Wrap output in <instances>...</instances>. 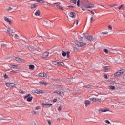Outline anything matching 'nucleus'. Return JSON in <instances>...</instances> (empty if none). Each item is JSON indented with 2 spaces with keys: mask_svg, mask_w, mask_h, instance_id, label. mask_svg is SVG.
<instances>
[{
  "mask_svg": "<svg viewBox=\"0 0 125 125\" xmlns=\"http://www.w3.org/2000/svg\"><path fill=\"white\" fill-rule=\"evenodd\" d=\"M81 1V8H82L83 11H85L84 8H94V4H89L88 0H80Z\"/></svg>",
  "mask_w": 125,
  "mask_h": 125,
  "instance_id": "nucleus-1",
  "label": "nucleus"
},
{
  "mask_svg": "<svg viewBox=\"0 0 125 125\" xmlns=\"http://www.w3.org/2000/svg\"><path fill=\"white\" fill-rule=\"evenodd\" d=\"M124 73H125V69L117 71V72L114 74V78L115 79L119 78V77H120V76H122Z\"/></svg>",
  "mask_w": 125,
  "mask_h": 125,
  "instance_id": "nucleus-2",
  "label": "nucleus"
},
{
  "mask_svg": "<svg viewBox=\"0 0 125 125\" xmlns=\"http://www.w3.org/2000/svg\"><path fill=\"white\" fill-rule=\"evenodd\" d=\"M6 85L7 87H9V88H11V87H15V85H16L15 84L10 83H6Z\"/></svg>",
  "mask_w": 125,
  "mask_h": 125,
  "instance_id": "nucleus-3",
  "label": "nucleus"
},
{
  "mask_svg": "<svg viewBox=\"0 0 125 125\" xmlns=\"http://www.w3.org/2000/svg\"><path fill=\"white\" fill-rule=\"evenodd\" d=\"M76 44L78 46V47H82V46H84L86 44L82 42H78Z\"/></svg>",
  "mask_w": 125,
  "mask_h": 125,
  "instance_id": "nucleus-4",
  "label": "nucleus"
},
{
  "mask_svg": "<svg viewBox=\"0 0 125 125\" xmlns=\"http://www.w3.org/2000/svg\"><path fill=\"white\" fill-rule=\"evenodd\" d=\"M85 38L88 41H90V42H92V41H93V37L91 35L87 34L85 36Z\"/></svg>",
  "mask_w": 125,
  "mask_h": 125,
  "instance_id": "nucleus-5",
  "label": "nucleus"
},
{
  "mask_svg": "<svg viewBox=\"0 0 125 125\" xmlns=\"http://www.w3.org/2000/svg\"><path fill=\"white\" fill-rule=\"evenodd\" d=\"M7 34H9L10 36H12V37L14 36V35L12 34L14 33V31L12 29H11L10 28L7 29Z\"/></svg>",
  "mask_w": 125,
  "mask_h": 125,
  "instance_id": "nucleus-6",
  "label": "nucleus"
},
{
  "mask_svg": "<svg viewBox=\"0 0 125 125\" xmlns=\"http://www.w3.org/2000/svg\"><path fill=\"white\" fill-rule=\"evenodd\" d=\"M42 24L45 27H47L50 24V21H43Z\"/></svg>",
  "mask_w": 125,
  "mask_h": 125,
  "instance_id": "nucleus-7",
  "label": "nucleus"
},
{
  "mask_svg": "<svg viewBox=\"0 0 125 125\" xmlns=\"http://www.w3.org/2000/svg\"><path fill=\"white\" fill-rule=\"evenodd\" d=\"M99 112H101V113H105L106 112H110V110H109V109L107 108H105V109H100L99 110Z\"/></svg>",
  "mask_w": 125,
  "mask_h": 125,
  "instance_id": "nucleus-8",
  "label": "nucleus"
},
{
  "mask_svg": "<svg viewBox=\"0 0 125 125\" xmlns=\"http://www.w3.org/2000/svg\"><path fill=\"white\" fill-rule=\"evenodd\" d=\"M14 59H15V60L18 61V62H23V61H24V59L16 57H14Z\"/></svg>",
  "mask_w": 125,
  "mask_h": 125,
  "instance_id": "nucleus-9",
  "label": "nucleus"
},
{
  "mask_svg": "<svg viewBox=\"0 0 125 125\" xmlns=\"http://www.w3.org/2000/svg\"><path fill=\"white\" fill-rule=\"evenodd\" d=\"M4 19L6 22H7V23H9V25H11L12 23L11 22V20H9V19H8V18H7V17H4Z\"/></svg>",
  "mask_w": 125,
  "mask_h": 125,
  "instance_id": "nucleus-10",
  "label": "nucleus"
},
{
  "mask_svg": "<svg viewBox=\"0 0 125 125\" xmlns=\"http://www.w3.org/2000/svg\"><path fill=\"white\" fill-rule=\"evenodd\" d=\"M69 15L70 17H72V18H75V17H76V13L74 12H69Z\"/></svg>",
  "mask_w": 125,
  "mask_h": 125,
  "instance_id": "nucleus-11",
  "label": "nucleus"
},
{
  "mask_svg": "<svg viewBox=\"0 0 125 125\" xmlns=\"http://www.w3.org/2000/svg\"><path fill=\"white\" fill-rule=\"evenodd\" d=\"M39 77H41V78H46V73L44 72L40 73L39 74Z\"/></svg>",
  "mask_w": 125,
  "mask_h": 125,
  "instance_id": "nucleus-12",
  "label": "nucleus"
},
{
  "mask_svg": "<svg viewBox=\"0 0 125 125\" xmlns=\"http://www.w3.org/2000/svg\"><path fill=\"white\" fill-rule=\"evenodd\" d=\"M10 67H11V69H19L20 66L19 65H10Z\"/></svg>",
  "mask_w": 125,
  "mask_h": 125,
  "instance_id": "nucleus-13",
  "label": "nucleus"
},
{
  "mask_svg": "<svg viewBox=\"0 0 125 125\" xmlns=\"http://www.w3.org/2000/svg\"><path fill=\"white\" fill-rule=\"evenodd\" d=\"M109 69H110V67L109 66H103V70H104V72H107L109 71Z\"/></svg>",
  "mask_w": 125,
  "mask_h": 125,
  "instance_id": "nucleus-14",
  "label": "nucleus"
},
{
  "mask_svg": "<svg viewBox=\"0 0 125 125\" xmlns=\"http://www.w3.org/2000/svg\"><path fill=\"white\" fill-rule=\"evenodd\" d=\"M85 105L86 107H87V106H89L90 105V101L89 100H85L84 101Z\"/></svg>",
  "mask_w": 125,
  "mask_h": 125,
  "instance_id": "nucleus-15",
  "label": "nucleus"
},
{
  "mask_svg": "<svg viewBox=\"0 0 125 125\" xmlns=\"http://www.w3.org/2000/svg\"><path fill=\"white\" fill-rule=\"evenodd\" d=\"M42 106V107H46V106H52V104H48V103H42L41 104Z\"/></svg>",
  "mask_w": 125,
  "mask_h": 125,
  "instance_id": "nucleus-16",
  "label": "nucleus"
},
{
  "mask_svg": "<svg viewBox=\"0 0 125 125\" xmlns=\"http://www.w3.org/2000/svg\"><path fill=\"white\" fill-rule=\"evenodd\" d=\"M49 55V53L48 52H45L43 54L42 57L43 58H46Z\"/></svg>",
  "mask_w": 125,
  "mask_h": 125,
  "instance_id": "nucleus-17",
  "label": "nucleus"
},
{
  "mask_svg": "<svg viewBox=\"0 0 125 125\" xmlns=\"http://www.w3.org/2000/svg\"><path fill=\"white\" fill-rule=\"evenodd\" d=\"M35 93H37V94H40L44 93V92L42 90H39L35 91Z\"/></svg>",
  "mask_w": 125,
  "mask_h": 125,
  "instance_id": "nucleus-18",
  "label": "nucleus"
},
{
  "mask_svg": "<svg viewBox=\"0 0 125 125\" xmlns=\"http://www.w3.org/2000/svg\"><path fill=\"white\" fill-rule=\"evenodd\" d=\"M52 64L55 65H57V66H60V63L59 62H56V61H53L52 62Z\"/></svg>",
  "mask_w": 125,
  "mask_h": 125,
  "instance_id": "nucleus-19",
  "label": "nucleus"
},
{
  "mask_svg": "<svg viewBox=\"0 0 125 125\" xmlns=\"http://www.w3.org/2000/svg\"><path fill=\"white\" fill-rule=\"evenodd\" d=\"M102 100L101 98H95V102H101Z\"/></svg>",
  "mask_w": 125,
  "mask_h": 125,
  "instance_id": "nucleus-20",
  "label": "nucleus"
},
{
  "mask_svg": "<svg viewBox=\"0 0 125 125\" xmlns=\"http://www.w3.org/2000/svg\"><path fill=\"white\" fill-rule=\"evenodd\" d=\"M35 15H36V16H40V15H41V11L37 10L36 12L35 13Z\"/></svg>",
  "mask_w": 125,
  "mask_h": 125,
  "instance_id": "nucleus-21",
  "label": "nucleus"
},
{
  "mask_svg": "<svg viewBox=\"0 0 125 125\" xmlns=\"http://www.w3.org/2000/svg\"><path fill=\"white\" fill-rule=\"evenodd\" d=\"M29 70H32L33 71V70H34L35 69V66L34 65H30L29 66Z\"/></svg>",
  "mask_w": 125,
  "mask_h": 125,
  "instance_id": "nucleus-22",
  "label": "nucleus"
},
{
  "mask_svg": "<svg viewBox=\"0 0 125 125\" xmlns=\"http://www.w3.org/2000/svg\"><path fill=\"white\" fill-rule=\"evenodd\" d=\"M38 7V5H37V4H33L31 6V9H33L34 8H36V7Z\"/></svg>",
  "mask_w": 125,
  "mask_h": 125,
  "instance_id": "nucleus-23",
  "label": "nucleus"
},
{
  "mask_svg": "<svg viewBox=\"0 0 125 125\" xmlns=\"http://www.w3.org/2000/svg\"><path fill=\"white\" fill-rule=\"evenodd\" d=\"M106 81H107L108 83H116V81L112 80V79H108Z\"/></svg>",
  "mask_w": 125,
  "mask_h": 125,
  "instance_id": "nucleus-24",
  "label": "nucleus"
},
{
  "mask_svg": "<svg viewBox=\"0 0 125 125\" xmlns=\"http://www.w3.org/2000/svg\"><path fill=\"white\" fill-rule=\"evenodd\" d=\"M70 2L76 4L77 3V0H70Z\"/></svg>",
  "mask_w": 125,
  "mask_h": 125,
  "instance_id": "nucleus-25",
  "label": "nucleus"
},
{
  "mask_svg": "<svg viewBox=\"0 0 125 125\" xmlns=\"http://www.w3.org/2000/svg\"><path fill=\"white\" fill-rule=\"evenodd\" d=\"M63 88V86L62 85H58L56 87L57 89H62Z\"/></svg>",
  "mask_w": 125,
  "mask_h": 125,
  "instance_id": "nucleus-26",
  "label": "nucleus"
},
{
  "mask_svg": "<svg viewBox=\"0 0 125 125\" xmlns=\"http://www.w3.org/2000/svg\"><path fill=\"white\" fill-rule=\"evenodd\" d=\"M32 99H33V97H29L27 99V101H29V102H30L31 101H32Z\"/></svg>",
  "mask_w": 125,
  "mask_h": 125,
  "instance_id": "nucleus-27",
  "label": "nucleus"
},
{
  "mask_svg": "<svg viewBox=\"0 0 125 125\" xmlns=\"http://www.w3.org/2000/svg\"><path fill=\"white\" fill-rule=\"evenodd\" d=\"M62 56L65 57V56H66L67 55V53L65 52V51H62Z\"/></svg>",
  "mask_w": 125,
  "mask_h": 125,
  "instance_id": "nucleus-28",
  "label": "nucleus"
},
{
  "mask_svg": "<svg viewBox=\"0 0 125 125\" xmlns=\"http://www.w3.org/2000/svg\"><path fill=\"white\" fill-rule=\"evenodd\" d=\"M109 88L112 89V90H115V89H116V87L114 86H109Z\"/></svg>",
  "mask_w": 125,
  "mask_h": 125,
  "instance_id": "nucleus-29",
  "label": "nucleus"
},
{
  "mask_svg": "<svg viewBox=\"0 0 125 125\" xmlns=\"http://www.w3.org/2000/svg\"><path fill=\"white\" fill-rule=\"evenodd\" d=\"M37 2H39V3H44L45 2L42 0H38Z\"/></svg>",
  "mask_w": 125,
  "mask_h": 125,
  "instance_id": "nucleus-30",
  "label": "nucleus"
},
{
  "mask_svg": "<svg viewBox=\"0 0 125 125\" xmlns=\"http://www.w3.org/2000/svg\"><path fill=\"white\" fill-rule=\"evenodd\" d=\"M30 96H31V94H28L26 96H24V99H27V98H28V97H30Z\"/></svg>",
  "mask_w": 125,
  "mask_h": 125,
  "instance_id": "nucleus-31",
  "label": "nucleus"
},
{
  "mask_svg": "<svg viewBox=\"0 0 125 125\" xmlns=\"http://www.w3.org/2000/svg\"><path fill=\"white\" fill-rule=\"evenodd\" d=\"M40 83H41V84H44L45 85H47V83H45L43 81H40Z\"/></svg>",
  "mask_w": 125,
  "mask_h": 125,
  "instance_id": "nucleus-32",
  "label": "nucleus"
},
{
  "mask_svg": "<svg viewBox=\"0 0 125 125\" xmlns=\"http://www.w3.org/2000/svg\"><path fill=\"white\" fill-rule=\"evenodd\" d=\"M7 45H8V44H7L6 43H2L1 44V46H3V47H7Z\"/></svg>",
  "mask_w": 125,
  "mask_h": 125,
  "instance_id": "nucleus-33",
  "label": "nucleus"
},
{
  "mask_svg": "<svg viewBox=\"0 0 125 125\" xmlns=\"http://www.w3.org/2000/svg\"><path fill=\"white\" fill-rule=\"evenodd\" d=\"M56 7L57 8H59V9H60L61 10H63V8H62V7L60 5H56Z\"/></svg>",
  "mask_w": 125,
  "mask_h": 125,
  "instance_id": "nucleus-34",
  "label": "nucleus"
},
{
  "mask_svg": "<svg viewBox=\"0 0 125 125\" xmlns=\"http://www.w3.org/2000/svg\"><path fill=\"white\" fill-rule=\"evenodd\" d=\"M60 96L63 97L64 95H65V94H64V92L61 91L60 93Z\"/></svg>",
  "mask_w": 125,
  "mask_h": 125,
  "instance_id": "nucleus-35",
  "label": "nucleus"
},
{
  "mask_svg": "<svg viewBox=\"0 0 125 125\" xmlns=\"http://www.w3.org/2000/svg\"><path fill=\"white\" fill-rule=\"evenodd\" d=\"M104 52H105L106 54H108L109 53V51H108V49H104Z\"/></svg>",
  "mask_w": 125,
  "mask_h": 125,
  "instance_id": "nucleus-36",
  "label": "nucleus"
},
{
  "mask_svg": "<svg viewBox=\"0 0 125 125\" xmlns=\"http://www.w3.org/2000/svg\"><path fill=\"white\" fill-rule=\"evenodd\" d=\"M60 92L61 91H56L55 92H53V93H57V94H59V95H60Z\"/></svg>",
  "mask_w": 125,
  "mask_h": 125,
  "instance_id": "nucleus-37",
  "label": "nucleus"
},
{
  "mask_svg": "<svg viewBox=\"0 0 125 125\" xmlns=\"http://www.w3.org/2000/svg\"><path fill=\"white\" fill-rule=\"evenodd\" d=\"M7 11H11V10H12V7H8L7 9H6Z\"/></svg>",
  "mask_w": 125,
  "mask_h": 125,
  "instance_id": "nucleus-38",
  "label": "nucleus"
},
{
  "mask_svg": "<svg viewBox=\"0 0 125 125\" xmlns=\"http://www.w3.org/2000/svg\"><path fill=\"white\" fill-rule=\"evenodd\" d=\"M15 37L18 40H19V38H20V37H19L17 34H15Z\"/></svg>",
  "mask_w": 125,
  "mask_h": 125,
  "instance_id": "nucleus-39",
  "label": "nucleus"
},
{
  "mask_svg": "<svg viewBox=\"0 0 125 125\" xmlns=\"http://www.w3.org/2000/svg\"><path fill=\"white\" fill-rule=\"evenodd\" d=\"M6 120L7 119L0 117V121H6Z\"/></svg>",
  "mask_w": 125,
  "mask_h": 125,
  "instance_id": "nucleus-40",
  "label": "nucleus"
},
{
  "mask_svg": "<svg viewBox=\"0 0 125 125\" xmlns=\"http://www.w3.org/2000/svg\"><path fill=\"white\" fill-rule=\"evenodd\" d=\"M3 76H4V78H5V79H7V78H8V75H6V74H4Z\"/></svg>",
  "mask_w": 125,
  "mask_h": 125,
  "instance_id": "nucleus-41",
  "label": "nucleus"
},
{
  "mask_svg": "<svg viewBox=\"0 0 125 125\" xmlns=\"http://www.w3.org/2000/svg\"><path fill=\"white\" fill-rule=\"evenodd\" d=\"M74 24H75L76 25H78V24H79V21L77 20L76 21H74Z\"/></svg>",
  "mask_w": 125,
  "mask_h": 125,
  "instance_id": "nucleus-42",
  "label": "nucleus"
},
{
  "mask_svg": "<svg viewBox=\"0 0 125 125\" xmlns=\"http://www.w3.org/2000/svg\"><path fill=\"white\" fill-rule=\"evenodd\" d=\"M104 78L105 79H108V75H107L106 74H104L103 75Z\"/></svg>",
  "mask_w": 125,
  "mask_h": 125,
  "instance_id": "nucleus-43",
  "label": "nucleus"
},
{
  "mask_svg": "<svg viewBox=\"0 0 125 125\" xmlns=\"http://www.w3.org/2000/svg\"><path fill=\"white\" fill-rule=\"evenodd\" d=\"M105 122L106 123V124H111V122H110V121L108 120H105Z\"/></svg>",
  "mask_w": 125,
  "mask_h": 125,
  "instance_id": "nucleus-44",
  "label": "nucleus"
},
{
  "mask_svg": "<svg viewBox=\"0 0 125 125\" xmlns=\"http://www.w3.org/2000/svg\"><path fill=\"white\" fill-rule=\"evenodd\" d=\"M31 114H32L33 115H36V114H37V112L33 111L31 112Z\"/></svg>",
  "mask_w": 125,
  "mask_h": 125,
  "instance_id": "nucleus-45",
  "label": "nucleus"
},
{
  "mask_svg": "<svg viewBox=\"0 0 125 125\" xmlns=\"http://www.w3.org/2000/svg\"><path fill=\"white\" fill-rule=\"evenodd\" d=\"M108 28L109 30H111V31H112V30H113V28L111 27V25H109L108 26Z\"/></svg>",
  "mask_w": 125,
  "mask_h": 125,
  "instance_id": "nucleus-46",
  "label": "nucleus"
},
{
  "mask_svg": "<svg viewBox=\"0 0 125 125\" xmlns=\"http://www.w3.org/2000/svg\"><path fill=\"white\" fill-rule=\"evenodd\" d=\"M90 100H91L92 101H94L95 102V98H91Z\"/></svg>",
  "mask_w": 125,
  "mask_h": 125,
  "instance_id": "nucleus-47",
  "label": "nucleus"
},
{
  "mask_svg": "<svg viewBox=\"0 0 125 125\" xmlns=\"http://www.w3.org/2000/svg\"><path fill=\"white\" fill-rule=\"evenodd\" d=\"M58 110V111H59V112H60L61 111V110H62V107L61 106H59Z\"/></svg>",
  "mask_w": 125,
  "mask_h": 125,
  "instance_id": "nucleus-48",
  "label": "nucleus"
},
{
  "mask_svg": "<svg viewBox=\"0 0 125 125\" xmlns=\"http://www.w3.org/2000/svg\"><path fill=\"white\" fill-rule=\"evenodd\" d=\"M10 74H15L16 72H15L14 70H12V71L10 72Z\"/></svg>",
  "mask_w": 125,
  "mask_h": 125,
  "instance_id": "nucleus-49",
  "label": "nucleus"
},
{
  "mask_svg": "<svg viewBox=\"0 0 125 125\" xmlns=\"http://www.w3.org/2000/svg\"><path fill=\"white\" fill-rule=\"evenodd\" d=\"M66 54L67 58H69L70 57V52H67Z\"/></svg>",
  "mask_w": 125,
  "mask_h": 125,
  "instance_id": "nucleus-50",
  "label": "nucleus"
},
{
  "mask_svg": "<svg viewBox=\"0 0 125 125\" xmlns=\"http://www.w3.org/2000/svg\"><path fill=\"white\" fill-rule=\"evenodd\" d=\"M123 6H124V5H123V4L119 6L118 7V9H121V8H122V7H123Z\"/></svg>",
  "mask_w": 125,
  "mask_h": 125,
  "instance_id": "nucleus-51",
  "label": "nucleus"
},
{
  "mask_svg": "<svg viewBox=\"0 0 125 125\" xmlns=\"http://www.w3.org/2000/svg\"><path fill=\"white\" fill-rule=\"evenodd\" d=\"M19 93H21V94H23L24 92L23 90H21L19 92Z\"/></svg>",
  "mask_w": 125,
  "mask_h": 125,
  "instance_id": "nucleus-52",
  "label": "nucleus"
},
{
  "mask_svg": "<svg viewBox=\"0 0 125 125\" xmlns=\"http://www.w3.org/2000/svg\"><path fill=\"white\" fill-rule=\"evenodd\" d=\"M102 34H103V35H106L107 34H108V32H102Z\"/></svg>",
  "mask_w": 125,
  "mask_h": 125,
  "instance_id": "nucleus-53",
  "label": "nucleus"
},
{
  "mask_svg": "<svg viewBox=\"0 0 125 125\" xmlns=\"http://www.w3.org/2000/svg\"><path fill=\"white\" fill-rule=\"evenodd\" d=\"M60 63V66H63L64 63L63 62H59Z\"/></svg>",
  "mask_w": 125,
  "mask_h": 125,
  "instance_id": "nucleus-54",
  "label": "nucleus"
},
{
  "mask_svg": "<svg viewBox=\"0 0 125 125\" xmlns=\"http://www.w3.org/2000/svg\"><path fill=\"white\" fill-rule=\"evenodd\" d=\"M94 20V18H93V17H91V19H90V22L91 23H92V21Z\"/></svg>",
  "mask_w": 125,
  "mask_h": 125,
  "instance_id": "nucleus-55",
  "label": "nucleus"
},
{
  "mask_svg": "<svg viewBox=\"0 0 125 125\" xmlns=\"http://www.w3.org/2000/svg\"><path fill=\"white\" fill-rule=\"evenodd\" d=\"M77 6H80V0H78L77 1Z\"/></svg>",
  "mask_w": 125,
  "mask_h": 125,
  "instance_id": "nucleus-56",
  "label": "nucleus"
},
{
  "mask_svg": "<svg viewBox=\"0 0 125 125\" xmlns=\"http://www.w3.org/2000/svg\"><path fill=\"white\" fill-rule=\"evenodd\" d=\"M109 50L110 51H113V50H116V49H113V48H109Z\"/></svg>",
  "mask_w": 125,
  "mask_h": 125,
  "instance_id": "nucleus-57",
  "label": "nucleus"
},
{
  "mask_svg": "<svg viewBox=\"0 0 125 125\" xmlns=\"http://www.w3.org/2000/svg\"><path fill=\"white\" fill-rule=\"evenodd\" d=\"M39 109H41V107H40L39 106H37L36 107V110H39Z\"/></svg>",
  "mask_w": 125,
  "mask_h": 125,
  "instance_id": "nucleus-58",
  "label": "nucleus"
},
{
  "mask_svg": "<svg viewBox=\"0 0 125 125\" xmlns=\"http://www.w3.org/2000/svg\"><path fill=\"white\" fill-rule=\"evenodd\" d=\"M48 124H49V125H51V122H50V120H48Z\"/></svg>",
  "mask_w": 125,
  "mask_h": 125,
  "instance_id": "nucleus-59",
  "label": "nucleus"
},
{
  "mask_svg": "<svg viewBox=\"0 0 125 125\" xmlns=\"http://www.w3.org/2000/svg\"><path fill=\"white\" fill-rule=\"evenodd\" d=\"M57 101V99H55L53 100V102H56Z\"/></svg>",
  "mask_w": 125,
  "mask_h": 125,
  "instance_id": "nucleus-60",
  "label": "nucleus"
},
{
  "mask_svg": "<svg viewBox=\"0 0 125 125\" xmlns=\"http://www.w3.org/2000/svg\"><path fill=\"white\" fill-rule=\"evenodd\" d=\"M85 87H86V88H90V86H85Z\"/></svg>",
  "mask_w": 125,
  "mask_h": 125,
  "instance_id": "nucleus-61",
  "label": "nucleus"
},
{
  "mask_svg": "<svg viewBox=\"0 0 125 125\" xmlns=\"http://www.w3.org/2000/svg\"><path fill=\"white\" fill-rule=\"evenodd\" d=\"M90 11V12H91L92 14H93V15H94V12L93 11Z\"/></svg>",
  "mask_w": 125,
  "mask_h": 125,
  "instance_id": "nucleus-62",
  "label": "nucleus"
},
{
  "mask_svg": "<svg viewBox=\"0 0 125 125\" xmlns=\"http://www.w3.org/2000/svg\"><path fill=\"white\" fill-rule=\"evenodd\" d=\"M123 79H125V74L123 75Z\"/></svg>",
  "mask_w": 125,
  "mask_h": 125,
  "instance_id": "nucleus-63",
  "label": "nucleus"
},
{
  "mask_svg": "<svg viewBox=\"0 0 125 125\" xmlns=\"http://www.w3.org/2000/svg\"><path fill=\"white\" fill-rule=\"evenodd\" d=\"M81 41H83V38L81 37Z\"/></svg>",
  "mask_w": 125,
  "mask_h": 125,
  "instance_id": "nucleus-64",
  "label": "nucleus"
}]
</instances>
